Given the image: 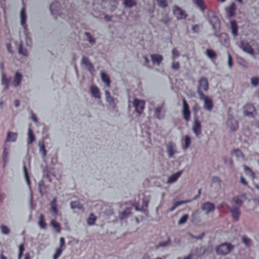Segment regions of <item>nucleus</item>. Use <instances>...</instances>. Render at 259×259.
I'll return each mask as SVG.
<instances>
[{"instance_id":"obj_1","label":"nucleus","mask_w":259,"mask_h":259,"mask_svg":"<svg viewBox=\"0 0 259 259\" xmlns=\"http://www.w3.org/2000/svg\"><path fill=\"white\" fill-rule=\"evenodd\" d=\"M234 245L229 243H223L216 246L215 248L217 254L226 255L229 254L234 249Z\"/></svg>"},{"instance_id":"obj_2","label":"nucleus","mask_w":259,"mask_h":259,"mask_svg":"<svg viewBox=\"0 0 259 259\" xmlns=\"http://www.w3.org/2000/svg\"><path fill=\"white\" fill-rule=\"evenodd\" d=\"M199 97V99L203 102V108L208 111H211L213 107L212 99L209 97L205 96L202 92H200Z\"/></svg>"},{"instance_id":"obj_3","label":"nucleus","mask_w":259,"mask_h":259,"mask_svg":"<svg viewBox=\"0 0 259 259\" xmlns=\"http://www.w3.org/2000/svg\"><path fill=\"white\" fill-rule=\"evenodd\" d=\"M172 11L173 15L178 20L185 19L187 17L185 11L177 6H173Z\"/></svg>"},{"instance_id":"obj_4","label":"nucleus","mask_w":259,"mask_h":259,"mask_svg":"<svg viewBox=\"0 0 259 259\" xmlns=\"http://www.w3.org/2000/svg\"><path fill=\"white\" fill-rule=\"evenodd\" d=\"M243 111L245 115L249 117H253L256 114L255 108L250 104H246L244 105Z\"/></svg>"},{"instance_id":"obj_5","label":"nucleus","mask_w":259,"mask_h":259,"mask_svg":"<svg viewBox=\"0 0 259 259\" xmlns=\"http://www.w3.org/2000/svg\"><path fill=\"white\" fill-rule=\"evenodd\" d=\"M208 90V82L206 78H200L198 80V86L197 87V94L199 96L200 92L202 91L207 92Z\"/></svg>"},{"instance_id":"obj_6","label":"nucleus","mask_w":259,"mask_h":259,"mask_svg":"<svg viewBox=\"0 0 259 259\" xmlns=\"http://www.w3.org/2000/svg\"><path fill=\"white\" fill-rule=\"evenodd\" d=\"M192 130L196 137H199L201 133L202 130L201 123L197 116L194 118Z\"/></svg>"},{"instance_id":"obj_7","label":"nucleus","mask_w":259,"mask_h":259,"mask_svg":"<svg viewBox=\"0 0 259 259\" xmlns=\"http://www.w3.org/2000/svg\"><path fill=\"white\" fill-rule=\"evenodd\" d=\"M133 105L136 112L139 114H141L145 107V102L143 100L135 98L133 101Z\"/></svg>"},{"instance_id":"obj_8","label":"nucleus","mask_w":259,"mask_h":259,"mask_svg":"<svg viewBox=\"0 0 259 259\" xmlns=\"http://www.w3.org/2000/svg\"><path fill=\"white\" fill-rule=\"evenodd\" d=\"M182 113L184 118L186 121H189L190 118V111L189 110V106L184 98L182 99Z\"/></svg>"},{"instance_id":"obj_9","label":"nucleus","mask_w":259,"mask_h":259,"mask_svg":"<svg viewBox=\"0 0 259 259\" xmlns=\"http://www.w3.org/2000/svg\"><path fill=\"white\" fill-rule=\"evenodd\" d=\"M246 196L245 194H242L240 196H236L232 198L231 203L234 205L240 207L242 205L243 201L246 200Z\"/></svg>"},{"instance_id":"obj_10","label":"nucleus","mask_w":259,"mask_h":259,"mask_svg":"<svg viewBox=\"0 0 259 259\" xmlns=\"http://www.w3.org/2000/svg\"><path fill=\"white\" fill-rule=\"evenodd\" d=\"M231 217L235 222H237L241 214V211L238 207L232 206L229 207Z\"/></svg>"},{"instance_id":"obj_11","label":"nucleus","mask_w":259,"mask_h":259,"mask_svg":"<svg viewBox=\"0 0 259 259\" xmlns=\"http://www.w3.org/2000/svg\"><path fill=\"white\" fill-rule=\"evenodd\" d=\"M166 150L170 158H174V154L177 153L176 145L172 142H169L166 146Z\"/></svg>"},{"instance_id":"obj_12","label":"nucleus","mask_w":259,"mask_h":259,"mask_svg":"<svg viewBox=\"0 0 259 259\" xmlns=\"http://www.w3.org/2000/svg\"><path fill=\"white\" fill-rule=\"evenodd\" d=\"M201 209L204 213L207 214L214 211V205L211 202H206L202 204Z\"/></svg>"},{"instance_id":"obj_13","label":"nucleus","mask_w":259,"mask_h":259,"mask_svg":"<svg viewBox=\"0 0 259 259\" xmlns=\"http://www.w3.org/2000/svg\"><path fill=\"white\" fill-rule=\"evenodd\" d=\"M240 48L244 52L251 56H253L254 54L253 49L248 42L241 41L240 43Z\"/></svg>"},{"instance_id":"obj_14","label":"nucleus","mask_w":259,"mask_h":259,"mask_svg":"<svg viewBox=\"0 0 259 259\" xmlns=\"http://www.w3.org/2000/svg\"><path fill=\"white\" fill-rule=\"evenodd\" d=\"M227 125L231 130L235 131L238 127L237 121L234 119L232 116L228 117L227 121Z\"/></svg>"},{"instance_id":"obj_15","label":"nucleus","mask_w":259,"mask_h":259,"mask_svg":"<svg viewBox=\"0 0 259 259\" xmlns=\"http://www.w3.org/2000/svg\"><path fill=\"white\" fill-rule=\"evenodd\" d=\"M81 64L84 65L88 70L92 73L94 71V68L92 63L90 62L88 58L85 57H83L81 59Z\"/></svg>"},{"instance_id":"obj_16","label":"nucleus","mask_w":259,"mask_h":259,"mask_svg":"<svg viewBox=\"0 0 259 259\" xmlns=\"http://www.w3.org/2000/svg\"><path fill=\"white\" fill-rule=\"evenodd\" d=\"M18 135L17 133H13L10 131L7 132V137L5 142H15L17 139Z\"/></svg>"},{"instance_id":"obj_17","label":"nucleus","mask_w":259,"mask_h":259,"mask_svg":"<svg viewBox=\"0 0 259 259\" xmlns=\"http://www.w3.org/2000/svg\"><path fill=\"white\" fill-rule=\"evenodd\" d=\"M182 173V171H178L169 177L167 180V183L172 184L177 181L178 178L181 176Z\"/></svg>"},{"instance_id":"obj_18","label":"nucleus","mask_w":259,"mask_h":259,"mask_svg":"<svg viewBox=\"0 0 259 259\" xmlns=\"http://www.w3.org/2000/svg\"><path fill=\"white\" fill-rule=\"evenodd\" d=\"M151 58L153 64L159 65L163 60V57L160 55L153 54L151 55Z\"/></svg>"},{"instance_id":"obj_19","label":"nucleus","mask_w":259,"mask_h":259,"mask_svg":"<svg viewBox=\"0 0 259 259\" xmlns=\"http://www.w3.org/2000/svg\"><path fill=\"white\" fill-rule=\"evenodd\" d=\"M236 6L234 3H232L229 8L226 9L227 14L229 17H232L235 15Z\"/></svg>"},{"instance_id":"obj_20","label":"nucleus","mask_w":259,"mask_h":259,"mask_svg":"<svg viewBox=\"0 0 259 259\" xmlns=\"http://www.w3.org/2000/svg\"><path fill=\"white\" fill-rule=\"evenodd\" d=\"M22 78V75L21 73H20L18 72H16L15 73V77H14V78L13 80V84L14 86V87L18 86L21 81Z\"/></svg>"},{"instance_id":"obj_21","label":"nucleus","mask_w":259,"mask_h":259,"mask_svg":"<svg viewBox=\"0 0 259 259\" xmlns=\"http://www.w3.org/2000/svg\"><path fill=\"white\" fill-rule=\"evenodd\" d=\"M91 92L94 98L97 99L100 98V92L98 88L95 85H92L90 88Z\"/></svg>"},{"instance_id":"obj_22","label":"nucleus","mask_w":259,"mask_h":259,"mask_svg":"<svg viewBox=\"0 0 259 259\" xmlns=\"http://www.w3.org/2000/svg\"><path fill=\"white\" fill-rule=\"evenodd\" d=\"M100 74L102 80L106 83L107 87H109L110 86V80L108 75L103 71H101Z\"/></svg>"},{"instance_id":"obj_23","label":"nucleus","mask_w":259,"mask_h":259,"mask_svg":"<svg viewBox=\"0 0 259 259\" xmlns=\"http://www.w3.org/2000/svg\"><path fill=\"white\" fill-rule=\"evenodd\" d=\"M231 29L232 33L236 36L238 34V27L235 21L232 20L230 22Z\"/></svg>"},{"instance_id":"obj_24","label":"nucleus","mask_w":259,"mask_h":259,"mask_svg":"<svg viewBox=\"0 0 259 259\" xmlns=\"http://www.w3.org/2000/svg\"><path fill=\"white\" fill-rule=\"evenodd\" d=\"M243 168L245 174L251 178L252 180H254L255 178V175L251 169L246 165L243 166Z\"/></svg>"},{"instance_id":"obj_25","label":"nucleus","mask_w":259,"mask_h":259,"mask_svg":"<svg viewBox=\"0 0 259 259\" xmlns=\"http://www.w3.org/2000/svg\"><path fill=\"white\" fill-rule=\"evenodd\" d=\"M96 220V217L93 213H91L90 214V215L87 220V224L89 226H93L95 225Z\"/></svg>"},{"instance_id":"obj_26","label":"nucleus","mask_w":259,"mask_h":259,"mask_svg":"<svg viewBox=\"0 0 259 259\" xmlns=\"http://www.w3.org/2000/svg\"><path fill=\"white\" fill-rule=\"evenodd\" d=\"M106 100V101L112 106H114V102L113 98L110 96V93L108 91H106L105 92Z\"/></svg>"},{"instance_id":"obj_27","label":"nucleus","mask_w":259,"mask_h":259,"mask_svg":"<svg viewBox=\"0 0 259 259\" xmlns=\"http://www.w3.org/2000/svg\"><path fill=\"white\" fill-rule=\"evenodd\" d=\"M123 5L127 8H132L136 5L135 0H123Z\"/></svg>"},{"instance_id":"obj_28","label":"nucleus","mask_w":259,"mask_h":259,"mask_svg":"<svg viewBox=\"0 0 259 259\" xmlns=\"http://www.w3.org/2000/svg\"><path fill=\"white\" fill-rule=\"evenodd\" d=\"M56 201L57 199L56 198H54L51 203V210L53 211V215H56L58 212Z\"/></svg>"},{"instance_id":"obj_29","label":"nucleus","mask_w":259,"mask_h":259,"mask_svg":"<svg viewBox=\"0 0 259 259\" xmlns=\"http://www.w3.org/2000/svg\"><path fill=\"white\" fill-rule=\"evenodd\" d=\"M163 105H161V106H159L156 108L155 110V116L156 118L158 119H161L163 117V115L161 114V112L162 111Z\"/></svg>"},{"instance_id":"obj_30","label":"nucleus","mask_w":259,"mask_h":259,"mask_svg":"<svg viewBox=\"0 0 259 259\" xmlns=\"http://www.w3.org/2000/svg\"><path fill=\"white\" fill-rule=\"evenodd\" d=\"M51 225L54 228L55 231L59 233L61 231V227L59 224L55 220H52L51 221Z\"/></svg>"},{"instance_id":"obj_31","label":"nucleus","mask_w":259,"mask_h":259,"mask_svg":"<svg viewBox=\"0 0 259 259\" xmlns=\"http://www.w3.org/2000/svg\"><path fill=\"white\" fill-rule=\"evenodd\" d=\"M63 251V248H56L53 255V259H58V258L62 254Z\"/></svg>"},{"instance_id":"obj_32","label":"nucleus","mask_w":259,"mask_h":259,"mask_svg":"<svg viewBox=\"0 0 259 259\" xmlns=\"http://www.w3.org/2000/svg\"><path fill=\"white\" fill-rule=\"evenodd\" d=\"M2 84L5 85L6 89H8V87H9L10 78H7L6 75L5 73H2Z\"/></svg>"},{"instance_id":"obj_33","label":"nucleus","mask_w":259,"mask_h":259,"mask_svg":"<svg viewBox=\"0 0 259 259\" xmlns=\"http://www.w3.org/2000/svg\"><path fill=\"white\" fill-rule=\"evenodd\" d=\"M38 225L42 229H46V225L44 219V215L41 214L39 216V220L38 222Z\"/></svg>"},{"instance_id":"obj_34","label":"nucleus","mask_w":259,"mask_h":259,"mask_svg":"<svg viewBox=\"0 0 259 259\" xmlns=\"http://www.w3.org/2000/svg\"><path fill=\"white\" fill-rule=\"evenodd\" d=\"M23 171L24 173V176H25V180L26 181V182H27L29 187L30 188V180L28 174L27 172L25 165L23 166Z\"/></svg>"},{"instance_id":"obj_35","label":"nucleus","mask_w":259,"mask_h":259,"mask_svg":"<svg viewBox=\"0 0 259 259\" xmlns=\"http://www.w3.org/2000/svg\"><path fill=\"white\" fill-rule=\"evenodd\" d=\"M188 214H185L183 215L178 222V225H183L186 223L188 219Z\"/></svg>"},{"instance_id":"obj_36","label":"nucleus","mask_w":259,"mask_h":259,"mask_svg":"<svg viewBox=\"0 0 259 259\" xmlns=\"http://www.w3.org/2000/svg\"><path fill=\"white\" fill-rule=\"evenodd\" d=\"M193 2L199 7V8L203 11L205 9V6L203 4V0H193Z\"/></svg>"},{"instance_id":"obj_37","label":"nucleus","mask_w":259,"mask_h":259,"mask_svg":"<svg viewBox=\"0 0 259 259\" xmlns=\"http://www.w3.org/2000/svg\"><path fill=\"white\" fill-rule=\"evenodd\" d=\"M2 233L4 235H8L10 233V229L9 228L4 225H2L0 227Z\"/></svg>"},{"instance_id":"obj_38","label":"nucleus","mask_w":259,"mask_h":259,"mask_svg":"<svg viewBox=\"0 0 259 259\" xmlns=\"http://www.w3.org/2000/svg\"><path fill=\"white\" fill-rule=\"evenodd\" d=\"M233 154L238 158H243V154L242 152L239 149H235L233 151Z\"/></svg>"},{"instance_id":"obj_39","label":"nucleus","mask_w":259,"mask_h":259,"mask_svg":"<svg viewBox=\"0 0 259 259\" xmlns=\"http://www.w3.org/2000/svg\"><path fill=\"white\" fill-rule=\"evenodd\" d=\"M207 56L210 59H214L216 57L215 52L212 50L207 49L206 51Z\"/></svg>"},{"instance_id":"obj_40","label":"nucleus","mask_w":259,"mask_h":259,"mask_svg":"<svg viewBox=\"0 0 259 259\" xmlns=\"http://www.w3.org/2000/svg\"><path fill=\"white\" fill-rule=\"evenodd\" d=\"M39 191L41 195L42 196L44 193V191L46 189L45 186L44 184L43 181H41L38 183Z\"/></svg>"},{"instance_id":"obj_41","label":"nucleus","mask_w":259,"mask_h":259,"mask_svg":"<svg viewBox=\"0 0 259 259\" xmlns=\"http://www.w3.org/2000/svg\"><path fill=\"white\" fill-rule=\"evenodd\" d=\"M20 17H21V24L22 25H23L25 23L26 20V16H25V12L24 9H22L21 13H20Z\"/></svg>"},{"instance_id":"obj_42","label":"nucleus","mask_w":259,"mask_h":259,"mask_svg":"<svg viewBox=\"0 0 259 259\" xmlns=\"http://www.w3.org/2000/svg\"><path fill=\"white\" fill-rule=\"evenodd\" d=\"M131 211L130 209H126L125 210H124L122 211L120 216V219L122 220L125 219L126 217H127L130 214H131Z\"/></svg>"},{"instance_id":"obj_43","label":"nucleus","mask_w":259,"mask_h":259,"mask_svg":"<svg viewBox=\"0 0 259 259\" xmlns=\"http://www.w3.org/2000/svg\"><path fill=\"white\" fill-rule=\"evenodd\" d=\"M191 144V139L188 136H185V145L184 146V149L185 150L187 149Z\"/></svg>"},{"instance_id":"obj_44","label":"nucleus","mask_w":259,"mask_h":259,"mask_svg":"<svg viewBox=\"0 0 259 259\" xmlns=\"http://www.w3.org/2000/svg\"><path fill=\"white\" fill-rule=\"evenodd\" d=\"M70 207L72 209L82 208V206L80 205L78 201H72L70 203Z\"/></svg>"},{"instance_id":"obj_45","label":"nucleus","mask_w":259,"mask_h":259,"mask_svg":"<svg viewBox=\"0 0 259 259\" xmlns=\"http://www.w3.org/2000/svg\"><path fill=\"white\" fill-rule=\"evenodd\" d=\"M39 151L40 152H41L43 154V156L45 157L46 156L47 152L45 150V145L42 142H39Z\"/></svg>"},{"instance_id":"obj_46","label":"nucleus","mask_w":259,"mask_h":259,"mask_svg":"<svg viewBox=\"0 0 259 259\" xmlns=\"http://www.w3.org/2000/svg\"><path fill=\"white\" fill-rule=\"evenodd\" d=\"M28 137L29 139V143L31 144L35 140V138L33 132L30 128L28 129Z\"/></svg>"},{"instance_id":"obj_47","label":"nucleus","mask_w":259,"mask_h":259,"mask_svg":"<svg viewBox=\"0 0 259 259\" xmlns=\"http://www.w3.org/2000/svg\"><path fill=\"white\" fill-rule=\"evenodd\" d=\"M85 36H87V39H88V40L89 41V42L90 44H91L93 45V44H94L95 43V39H94V38H93L92 37V36H91V35L90 34V33H89V32H85Z\"/></svg>"},{"instance_id":"obj_48","label":"nucleus","mask_w":259,"mask_h":259,"mask_svg":"<svg viewBox=\"0 0 259 259\" xmlns=\"http://www.w3.org/2000/svg\"><path fill=\"white\" fill-rule=\"evenodd\" d=\"M158 5L161 8L167 7V3L165 0H156Z\"/></svg>"},{"instance_id":"obj_49","label":"nucleus","mask_w":259,"mask_h":259,"mask_svg":"<svg viewBox=\"0 0 259 259\" xmlns=\"http://www.w3.org/2000/svg\"><path fill=\"white\" fill-rule=\"evenodd\" d=\"M19 53L23 56H27V55L26 50L22 47L21 44L19 46Z\"/></svg>"},{"instance_id":"obj_50","label":"nucleus","mask_w":259,"mask_h":259,"mask_svg":"<svg viewBox=\"0 0 259 259\" xmlns=\"http://www.w3.org/2000/svg\"><path fill=\"white\" fill-rule=\"evenodd\" d=\"M259 78L257 77H253L251 79V83L254 86H257L258 83Z\"/></svg>"},{"instance_id":"obj_51","label":"nucleus","mask_w":259,"mask_h":259,"mask_svg":"<svg viewBox=\"0 0 259 259\" xmlns=\"http://www.w3.org/2000/svg\"><path fill=\"white\" fill-rule=\"evenodd\" d=\"M170 242V239L169 238H168L167 240L165 241H163L161 242H160L158 246L159 247H164L168 245Z\"/></svg>"},{"instance_id":"obj_52","label":"nucleus","mask_w":259,"mask_h":259,"mask_svg":"<svg viewBox=\"0 0 259 259\" xmlns=\"http://www.w3.org/2000/svg\"><path fill=\"white\" fill-rule=\"evenodd\" d=\"M171 53L172 55V59H174L175 58H177L179 56V53L177 50L176 48H174L171 51Z\"/></svg>"},{"instance_id":"obj_53","label":"nucleus","mask_w":259,"mask_h":259,"mask_svg":"<svg viewBox=\"0 0 259 259\" xmlns=\"http://www.w3.org/2000/svg\"><path fill=\"white\" fill-rule=\"evenodd\" d=\"M227 59H228V65L230 68H232L233 65V63L232 61V58L230 54H228L227 55Z\"/></svg>"},{"instance_id":"obj_54","label":"nucleus","mask_w":259,"mask_h":259,"mask_svg":"<svg viewBox=\"0 0 259 259\" xmlns=\"http://www.w3.org/2000/svg\"><path fill=\"white\" fill-rule=\"evenodd\" d=\"M180 65L178 62H174L171 64V68L174 70H177L179 68Z\"/></svg>"},{"instance_id":"obj_55","label":"nucleus","mask_w":259,"mask_h":259,"mask_svg":"<svg viewBox=\"0 0 259 259\" xmlns=\"http://www.w3.org/2000/svg\"><path fill=\"white\" fill-rule=\"evenodd\" d=\"M211 181L213 183L220 184L221 182V179L218 177H213L211 179Z\"/></svg>"},{"instance_id":"obj_56","label":"nucleus","mask_w":259,"mask_h":259,"mask_svg":"<svg viewBox=\"0 0 259 259\" xmlns=\"http://www.w3.org/2000/svg\"><path fill=\"white\" fill-rule=\"evenodd\" d=\"M60 246L58 248H62L65 245V239L63 237H61L60 238Z\"/></svg>"},{"instance_id":"obj_57","label":"nucleus","mask_w":259,"mask_h":259,"mask_svg":"<svg viewBox=\"0 0 259 259\" xmlns=\"http://www.w3.org/2000/svg\"><path fill=\"white\" fill-rule=\"evenodd\" d=\"M242 240L245 245L248 246L250 244V240L247 238L242 237Z\"/></svg>"},{"instance_id":"obj_58","label":"nucleus","mask_w":259,"mask_h":259,"mask_svg":"<svg viewBox=\"0 0 259 259\" xmlns=\"http://www.w3.org/2000/svg\"><path fill=\"white\" fill-rule=\"evenodd\" d=\"M214 19L215 21V24H212L213 28H215L217 26V25H220V22L219 19L217 18H214Z\"/></svg>"},{"instance_id":"obj_59","label":"nucleus","mask_w":259,"mask_h":259,"mask_svg":"<svg viewBox=\"0 0 259 259\" xmlns=\"http://www.w3.org/2000/svg\"><path fill=\"white\" fill-rule=\"evenodd\" d=\"M24 250V245L23 244H21L19 246V252H21L23 253V252Z\"/></svg>"},{"instance_id":"obj_60","label":"nucleus","mask_w":259,"mask_h":259,"mask_svg":"<svg viewBox=\"0 0 259 259\" xmlns=\"http://www.w3.org/2000/svg\"><path fill=\"white\" fill-rule=\"evenodd\" d=\"M204 236V234L203 233H202L200 235L196 236L195 237V239H197V240H201L203 238Z\"/></svg>"},{"instance_id":"obj_61","label":"nucleus","mask_w":259,"mask_h":259,"mask_svg":"<svg viewBox=\"0 0 259 259\" xmlns=\"http://www.w3.org/2000/svg\"><path fill=\"white\" fill-rule=\"evenodd\" d=\"M148 202H149V199H144L143 200V204H144V205H145V206L146 207H147L148 206Z\"/></svg>"},{"instance_id":"obj_62","label":"nucleus","mask_w":259,"mask_h":259,"mask_svg":"<svg viewBox=\"0 0 259 259\" xmlns=\"http://www.w3.org/2000/svg\"><path fill=\"white\" fill-rule=\"evenodd\" d=\"M240 181L244 185H247V182L245 181L244 178H243L242 177H240Z\"/></svg>"},{"instance_id":"obj_63","label":"nucleus","mask_w":259,"mask_h":259,"mask_svg":"<svg viewBox=\"0 0 259 259\" xmlns=\"http://www.w3.org/2000/svg\"><path fill=\"white\" fill-rule=\"evenodd\" d=\"M192 29L193 30V31L196 32H198V31L197 25H193L192 26Z\"/></svg>"},{"instance_id":"obj_64","label":"nucleus","mask_w":259,"mask_h":259,"mask_svg":"<svg viewBox=\"0 0 259 259\" xmlns=\"http://www.w3.org/2000/svg\"><path fill=\"white\" fill-rule=\"evenodd\" d=\"M24 259H30V256L29 253H25Z\"/></svg>"}]
</instances>
